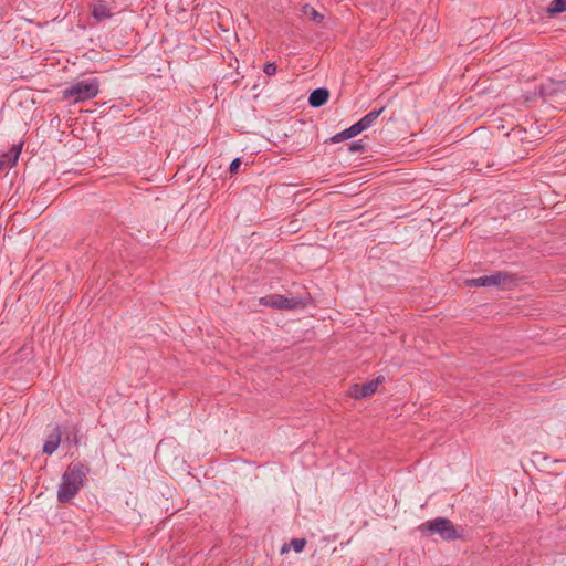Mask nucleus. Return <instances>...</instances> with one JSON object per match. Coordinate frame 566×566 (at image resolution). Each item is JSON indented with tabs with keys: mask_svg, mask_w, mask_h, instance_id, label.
<instances>
[{
	"mask_svg": "<svg viewBox=\"0 0 566 566\" xmlns=\"http://www.w3.org/2000/svg\"><path fill=\"white\" fill-rule=\"evenodd\" d=\"M302 12L305 17H308L314 22L319 23L323 20V15L308 4L303 7Z\"/></svg>",
	"mask_w": 566,
	"mask_h": 566,
	"instance_id": "obj_13",
	"label": "nucleus"
},
{
	"mask_svg": "<svg viewBox=\"0 0 566 566\" xmlns=\"http://www.w3.org/2000/svg\"><path fill=\"white\" fill-rule=\"evenodd\" d=\"M287 551L285 546L282 547L281 553L284 554Z\"/></svg>",
	"mask_w": 566,
	"mask_h": 566,
	"instance_id": "obj_18",
	"label": "nucleus"
},
{
	"mask_svg": "<svg viewBox=\"0 0 566 566\" xmlns=\"http://www.w3.org/2000/svg\"><path fill=\"white\" fill-rule=\"evenodd\" d=\"M363 130L360 128V126L358 125V123L354 124L353 126H350L349 128L343 130L342 133L335 135L332 139L333 142L335 143H338V142H342V140H345V139H349L358 134H360Z\"/></svg>",
	"mask_w": 566,
	"mask_h": 566,
	"instance_id": "obj_10",
	"label": "nucleus"
},
{
	"mask_svg": "<svg viewBox=\"0 0 566 566\" xmlns=\"http://www.w3.org/2000/svg\"><path fill=\"white\" fill-rule=\"evenodd\" d=\"M99 91V82L96 78L78 81L71 84L63 91L64 98H73L74 103H80L95 97Z\"/></svg>",
	"mask_w": 566,
	"mask_h": 566,
	"instance_id": "obj_2",
	"label": "nucleus"
},
{
	"mask_svg": "<svg viewBox=\"0 0 566 566\" xmlns=\"http://www.w3.org/2000/svg\"><path fill=\"white\" fill-rule=\"evenodd\" d=\"M384 382V377L379 376L376 379L364 385H354L349 389V395L356 399L370 397L374 395L378 387Z\"/></svg>",
	"mask_w": 566,
	"mask_h": 566,
	"instance_id": "obj_5",
	"label": "nucleus"
},
{
	"mask_svg": "<svg viewBox=\"0 0 566 566\" xmlns=\"http://www.w3.org/2000/svg\"><path fill=\"white\" fill-rule=\"evenodd\" d=\"M306 541L303 538H294L291 541V546L296 553H300L304 549Z\"/></svg>",
	"mask_w": 566,
	"mask_h": 566,
	"instance_id": "obj_15",
	"label": "nucleus"
},
{
	"mask_svg": "<svg viewBox=\"0 0 566 566\" xmlns=\"http://www.w3.org/2000/svg\"><path fill=\"white\" fill-rule=\"evenodd\" d=\"M514 283V277L504 272H494L490 275L469 279L464 281L467 286H494L501 290L509 289Z\"/></svg>",
	"mask_w": 566,
	"mask_h": 566,
	"instance_id": "obj_4",
	"label": "nucleus"
},
{
	"mask_svg": "<svg viewBox=\"0 0 566 566\" xmlns=\"http://www.w3.org/2000/svg\"><path fill=\"white\" fill-rule=\"evenodd\" d=\"M21 153V146H14L9 153L4 154L0 160V169L4 166H13L19 158Z\"/></svg>",
	"mask_w": 566,
	"mask_h": 566,
	"instance_id": "obj_9",
	"label": "nucleus"
},
{
	"mask_svg": "<svg viewBox=\"0 0 566 566\" xmlns=\"http://www.w3.org/2000/svg\"><path fill=\"white\" fill-rule=\"evenodd\" d=\"M421 528L429 531L430 533L439 534L444 541L458 539L464 535L462 527L455 526L450 520L444 517L427 521L421 525Z\"/></svg>",
	"mask_w": 566,
	"mask_h": 566,
	"instance_id": "obj_3",
	"label": "nucleus"
},
{
	"mask_svg": "<svg viewBox=\"0 0 566 566\" xmlns=\"http://www.w3.org/2000/svg\"><path fill=\"white\" fill-rule=\"evenodd\" d=\"M566 11V0H554L551 2L548 7V12L551 14L559 13Z\"/></svg>",
	"mask_w": 566,
	"mask_h": 566,
	"instance_id": "obj_14",
	"label": "nucleus"
},
{
	"mask_svg": "<svg viewBox=\"0 0 566 566\" xmlns=\"http://www.w3.org/2000/svg\"><path fill=\"white\" fill-rule=\"evenodd\" d=\"M86 469L80 463L71 464L62 476L57 499L60 502L72 500L83 486Z\"/></svg>",
	"mask_w": 566,
	"mask_h": 566,
	"instance_id": "obj_1",
	"label": "nucleus"
},
{
	"mask_svg": "<svg viewBox=\"0 0 566 566\" xmlns=\"http://www.w3.org/2000/svg\"><path fill=\"white\" fill-rule=\"evenodd\" d=\"M263 71L266 75H274L276 72V65L274 63H268L264 65Z\"/></svg>",
	"mask_w": 566,
	"mask_h": 566,
	"instance_id": "obj_16",
	"label": "nucleus"
},
{
	"mask_svg": "<svg viewBox=\"0 0 566 566\" xmlns=\"http://www.w3.org/2000/svg\"><path fill=\"white\" fill-rule=\"evenodd\" d=\"M240 166H241V161H240V159H239V158L234 159V160L230 164V172H231V174L237 172Z\"/></svg>",
	"mask_w": 566,
	"mask_h": 566,
	"instance_id": "obj_17",
	"label": "nucleus"
},
{
	"mask_svg": "<svg viewBox=\"0 0 566 566\" xmlns=\"http://www.w3.org/2000/svg\"><path fill=\"white\" fill-rule=\"evenodd\" d=\"M328 97L329 92L326 88H316L311 93L308 104L312 107H319L328 101Z\"/></svg>",
	"mask_w": 566,
	"mask_h": 566,
	"instance_id": "obj_8",
	"label": "nucleus"
},
{
	"mask_svg": "<svg viewBox=\"0 0 566 566\" xmlns=\"http://www.w3.org/2000/svg\"><path fill=\"white\" fill-rule=\"evenodd\" d=\"M61 442V432L59 428H54L53 431L48 436V439L43 446V452L52 454Z\"/></svg>",
	"mask_w": 566,
	"mask_h": 566,
	"instance_id": "obj_7",
	"label": "nucleus"
},
{
	"mask_svg": "<svg viewBox=\"0 0 566 566\" xmlns=\"http://www.w3.org/2000/svg\"><path fill=\"white\" fill-rule=\"evenodd\" d=\"M93 17L97 21H102V20L109 18L111 13H109L107 6L103 2L95 3L93 7Z\"/></svg>",
	"mask_w": 566,
	"mask_h": 566,
	"instance_id": "obj_12",
	"label": "nucleus"
},
{
	"mask_svg": "<svg viewBox=\"0 0 566 566\" xmlns=\"http://www.w3.org/2000/svg\"><path fill=\"white\" fill-rule=\"evenodd\" d=\"M259 303L264 306H270L274 308H294L296 306V302L294 300L285 298L282 295L272 294L259 300Z\"/></svg>",
	"mask_w": 566,
	"mask_h": 566,
	"instance_id": "obj_6",
	"label": "nucleus"
},
{
	"mask_svg": "<svg viewBox=\"0 0 566 566\" xmlns=\"http://www.w3.org/2000/svg\"><path fill=\"white\" fill-rule=\"evenodd\" d=\"M384 107L378 109V111H373L370 113H368L367 115H365L360 120H358V125L360 126L361 130H366L367 128H369L375 122L376 119L380 116V114L384 112Z\"/></svg>",
	"mask_w": 566,
	"mask_h": 566,
	"instance_id": "obj_11",
	"label": "nucleus"
}]
</instances>
